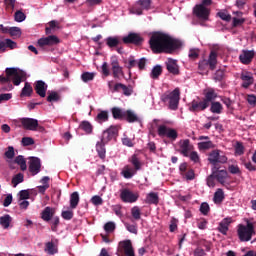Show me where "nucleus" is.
I'll list each match as a JSON object with an SVG mask.
<instances>
[{"instance_id": "f257e3e1", "label": "nucleus", "mask_w": 256, "mask_h": 256, "mask_svg": "<svg viewBox=\"0 0 256 256\" xmlns=\"http://www.w3.org/2000/svg\"><path fill=\"white\" fill-rule=\"evenodd\" d=\"M150 49L156 55L175 53L181 47V41L163 32L152 33L149 40Z\"/></svg>"}, {"instance_id": "f03ea898", "label": "nucleus", "mask_w": 256, "mask_h": 256, "mask_svg": "<svg viewBox=\"0 0 256 256\" xmlns=\"http://www.w3.org/2000/svg\"><path fill=\"white\" fill-rule=\"evenodd\" d=\"M6 76L0 75V83H13V85H21V81H25L27 73L17 68H6Z\"/></svg>"}, {"instance_id": "7ed1b4c3", "label": "nucleus", "mask_w": 256, "mask_h": 256, "mask_svg": "<svg viewBox=\"0 0 256 256\" xmlns=\"http://www.w3.org/2000/svg\"><path fill=\"white\" fill-rule=\"evenodd\" d=\"M181 100V91L175 88L172 92H166L161 95L162 103L168 106L170 111H177L179 109V101Z\"/></svg>"}, {"instance_id": "20e7f679", "label": "nucleus", "mask_w": 256, "mask_h": 256, "mask_svg": "<svg viewBox=\"0 0 256 256\" xmlns=\"http://www.w3.org/2000/svg\"><path fill=\"white\" fill-rule=\"evenodd\" d=\"M219 52V46H214L209 54L208 60H201L198 64V69L203 75L207 69L215 71L217 69V57Z\"/></svg>"}, {"instance_id": "39448f33", "label": "nucleus", "mask_w": 256, "mask_h": 256, "mask_svg": "<svg viewBox=\"0 0 256 256\" xmlns=\"http://www.w3.org/2000/svg\"><path fill=\"white\" fill-rule=\"evenodd\" d=\"M238 238L242 242L251 241L255 235V227L253 225H240L237 229Z\"/></svg>"}, {"instance_id": "423d86ee", "label": "nucleus", "mask_w": 256, "mask_h": 256, "mask_svg": "<svg viewBox=\"0 0 256 256\" xmlns=\"http://www.w3.org/2000/svg\"><path fill=\"white\" fill-rule=\"evenodd\" d=\"M157 134L162 139L163 137H167V139H170V141H177V137H179V133H177V130L168 127L165 124L158 125Z\"/></svg>"}, {"instance_id": "0eeeda50", "label": "nucleus", "mask_w": 256, "mask_h": 256, "mask_svg": "<svg viewBox=\"0 0 256 256\" xmlns=\"http://www.w3.org/2000/svg\"><path fill=\"white\" fill-rule=\"evenodd\" d=\"M117 255L118 256H135V249L133 248V243H131V240H123L119 242Z\"/></svg>"}, {"instance_id": "6e6552de", "label": "nucleus", "mask_w": 256, "mask_h": 256, "mask_svg": "<svg viewBox=\"0 0 256 256\" xmlns=\"http://www.w3.org/2000/svg\"><path fill=\"white\" fill-rule=\"evenodd\" d=\"M193 14L197 19H200L201 21H209V16L211 15V9L201 5L197 4L193 8Z\"/></svg>"}, {"instance_id": "1a4fd4ad", "label": "nucleus", "mask_w": 256, "mask_h": 256, "mask_svg": "<svg viewBox=\"0 0 256 256\" xmlns=\"http://www.w3.org/2000/svg\"><path fill=\"white\" fill-rule=\"evenodd\" d=\"M153 1L151 0H138L136 6L131 9V13L134 15H143V11H149L151 9Z\"/></svg>"}, {"instance_id": "9d476101", "label": "nucleus", "mask_w": 256, "mask_h": 256, "mask_svg": "<svg viewBox=\"0 0 256 256\" xmlns=\"http://www.w3.org/2000/svg\"><path fill=\"white\" fill-rule=\"evenodd\" d=\"M120 199L123 203H136L139 199V193H134L128 188L120 190Z\"/></svg>"}, {"instance_id": "9b49d317", "label": "nucleus", "mask_w": 256, "mask_h": 256, "mask_svg": "<svg viewBox=\"0 0 256 256\" xmlns=\"http://www.w3.org/2000/svg\"><path fill=\"white\" fill-rule=\"evenodd\" d=\"M117 135H119V128L117 126H110L102 133L100 141H102V143H109L112 139H117Z\"/></svg>"}, {"instance_id": "f8f14e48", "label": "nucleus", "mask_w": 256, "mask_h": 256, "mask_svg": "<svg viewBox=\"0 0 256 256\" xmlns=\"http://www.w3.org/2000/svg\"><path fill=\"white\" fill-rule=\"evenodd\" d=\"M122 41L125 45H142L143 37H141V34L130 32L122 38Z\"/></svg>"}, {"instance_id": "ddd939ff", "label": "nucleus", "mask_w": 256, "mask_h": 256, "mask_svg": "<svg viewBox=\"0 0 256 256\" xmlns=\"http://www.w3.org/2000/svg\"><path fill=\"white\" fill-rule=\"evenodd\" d=\"M220 153V150H213L209 154L208 161L211 165H214V167H217V163L225 164L227 162V156L221 155Z\"/></svg>"}, {"instance_id": "4468645a", "label": "nucleus", "mask_w": 256, "mask_h": 256, "mask_svg": "<svg viewBox=\"0 0 256 256\" xmlns=\"http://www.w3.org/2000/svg\"><path fill=\"white\" fill-rule=\"evenodd\" d=\"M208 104L205 103V101L202 100H192L190 104H188V110L191 113H201V111H205V109H208Z\"/></svg>"}, {"instance_id": "2eb2a0df", "label": "nucleus", "mask_w": 256, "mask_h": 256, "mask_svg": "<svg viewBox=\"0 0 256 256\" xmlns=\"http://www.w3.org/2000/svg\"><path fill=\"white\" fill-rule=\"evenodd\" d=\"M20 123L27 131H37V127H39V121L33 118H22Z\"/></svg>"}, {"instance_id": "dca6fc26", "label": "nucleus", "mask_w": 256, "mask_h": 256, "mask_svg": "<svg viewBox=\"0 0 256 256\" xmlns=\"http://www.w3.org/2000/svg\"><path fill=\"white\" fill-rule=\"evenodd\" d=\"M179 145V153H181L183 157H189V154L191 153V151H193V145H191V141L189 139L180 140Z\"/></svg>"}, {"instance_id": "f3484780", "label": "nucleus", "mask_w": 256, "mask_h": 256, "mask_svg": "<svg viewBox=\"0 0 256 256\" xmlns=\"http://www.w3.org/2000/svg\"><path fill=\"white\" fill-rule=\"evenodd\" d=\"M29 171L32 175H37L41 172V159L37 157H30Z\"/></svg>"}, {"instance_id": "a211bd4d", "label": "nucleus", "mask_w": 256, "mask_h": 256, "mask_svg": "<svg viewBox=\"0 0 256 256\" xmlns=\"http://www.w3.org/2000/svg\"><path fill=\"white\" fill-rule=\"evenodd\" d=\"M219 95L213 88H207L204 90V98H202L206 104H208V107L211 105V103H215V99H217Z\"/></svg>"}, {"instance_id": "6ab92c4d", "label": "nucleus", "mask_w": 256, "mask_h": 256, "mask_svg": "<svg viewBox=\"0 0 256 256\" xmlns=\"http://www.w3.org/2000/svg\"><path fill=\"white\" fill-rule=\"evenodd\" d=\"M165 65L168 73H171V75H180L181 71L179 70V64H177V60L169 58Z\"/></svg>"}, {"instance_id": "aec40b11", "label": "nucleus", "mask_w": 256, "mask_h": 256, "mask_svg": "<svg viewBox=\"0 0 256 256\" xmlns=\"http://www.w3.org/2000/svg\"><path fill=\"white\" fill-rule=\"evenodd\" d=\"M255 57V51L253 50H243L242 54L239 56L240 63H243V65H249L251 61H253V58Z\"/></svg>"}, {"instance_id": "412c9836", "label": "nucleus", "mask_w": 256, "mask_h": 256, "mask_svg": "<svg viewBox=\"0 0 256 256\" xmlns=\"http://www.w3.org/2000/svg\"><path fill=\"white\" fill-rule=\"evenodd\" d=\"M212 175L215 177L218 183H221V185H223L225 183V179L228 173L227 170H219V167L214 166V168L212 169Z\"/></svg>"}, {"instance_id": "4be33fe9", "label": "nucleus", "mask_w": 256, "mask_h": 256, "mask_svg": "<svg viewBox=\"0 0 256 256\" xmlns=\"http://www.w3.org/2000/svg\"><path fill=\"white\" fill-rule=\"evenodd\" d=\"M57 43H59V38L55 35H50L38 40L39 47H45V45H57Z\"/></svg>"}, {"instance_id": "5701e85b", "label": "nucleus", "mask_w": 256, "mask_h": 256, "mask_svg": "<svg viewBox=\"0 0 256 256\" xmlns=\"http://www.w3.org/2000/svg\"><path fill=\"white\" fill-rule=\"evenodd\" d=\"M47 84L43 80H38L35 82L34 90L39 97H46L47 95Z\"/></svg>"}, {"instance_id": "b1692460", "label": "nucleus", "mask_w": 256, "mask_h": 256, "mask_svg": "<svg viewBox=\"0 0 256 256\" xmlns=\"http://www.w3.org/2000/svg\"><path fill=\"white\" fill-rule=\"evenodd\" d=\"M121 90L123 91V95H125L126 97L133 95V88H131V86H127L123 83H116L114 85L113 91L119 93V91Z\"/></svg>"}, {"instance_id": "393cba45", "label": "nucleus", "mask_w": 256, "mask_h": 256, "mask_svg": "<svg viewBox=\"0 0 256 256\" xmlns=\"http://www.w3.org/2000/svg\"><path fill=\"white\" fill-rule=\"evenodd\" d=\"M123 121H127V123H138L139 116L133 110H125Z\"/></svg>"}, {"instance_id": "a878e982", "label": "nucleus", "mask_w": 256, "mask_h": 256, "mask_svg": "<svg viewBox=\"0 0 256 256\" xmlns=\"http://www.w3.org/2000/svg\"><path fill=\"white\" fill-rule=\"evenodd\" d=\"M241 79L243 81L242 83V87H244V89H248V87H251V85H253V75H251V73L249 72H244L241 74Z\"/></svg>"}, {"instance_id": "bb28decb", "label": "nucleus", "mask_w": 256, "mask_h": 256, "mask_svg": "<svg viewBox=\"0 0 256 256\" xmlns=\"http://www.w3.org/2000/svg\"><path fill=\"white\" fill-rule=\"evenodd\" d=\"M145 203L147 205H159V194L156 192H150L146 195Z\"/></svg>"}, {"instance_id": "cd10ccee", "label": "nucleus", "mask_w": 256, "mask_h": 256, "mask_svg": "<svg viewBox=\"0 0 256 256\" xmlns=\"http://www.w3.org/2000/svg\"><path fill=\"white\" fill-rule=\"evenodd\" d=\"M95 121H96V123H99L100 125L103 123H107V121H109V111L100 110L95 117Z\"/></svg>"}, {"instance_id": "c85d7f7f", "label": "nucleus", "mask_w": 256, "mask_h": 256, "mask_svg": "<svg viewBox=\"0 0 256 256\" xmlns=\"http://www.w3.org/2000/svg\"><path fill=\"white\" fill-rule=\"evenodd\" d=\"M105 145H107V143L103 142L102 140L96 143V151L98 153V157H100L102 161H104L107 153V150L105 149Z\"/></svg>"}, {"instance_id": "c756f323", "label": "nucleus", "mask_w": 256, "mask_h": 256, "mask_svg": "<svg viewBox=\"0 0 256 256\" xmlns=\"http://www.w3.org/2000/svg\"><path fill=\"white\" fill-rule=\"evenodd\" d=\"M111 113L113 119H116L118 121H123L125 117V110L119 108V107H113L111 108Z\"/></svg>"}, {"instance_id": "7c9ffc66", "label": "nucleus", "mask_w": 256, "mask_h": 256, "mask_svg": "<svg viewBox=\"0 0 256 256\" xmlns=\"http://www.w3.org/2000/svg\"><path fill=\"white\" fill-rule=\"evenodd\" d=\"M111 66L114 79H119V76L123 75V68L119 66V62L117 61H113Z\"/></svg>"}, {"instance_id": "2f4dec72", "label": "nucleus", "mask_w": 256, "mask_h": 256, "mask_svg": "<svg viewBox=\"0 0 256 256\" xmlns=\"http://www.w3.org/2000/svg\"><path fill=\"white\" fill-rule=\"evenodd\" d=\"M79 128L86 133V135L93 134V124L91 122L84 120L80 123Z\"/></svg>"}, {"instance_id": "473e14b6", "label": "nucleus", "mask_w": 256, "mask_h": 256, "mask_svg": "<svg viewBox=\"0 0 256 256\" xmlns=\"http://www.w3.org/2000/svg\"><path fill=\"white\" fill-rule=\"evenodd\" d=\"M210 112L221 115L223 113V104L217 101L210 103Z\"/></svg>"}, {"instance_id": "72a5a7b5", "label": "nucleus", "mask_w": 256, "mask_h": 256, "mask_svg": "<svg viewBox=\"0 0 256 256\" xmlns=\"http://www.w3.org/2000/svg\"><path fill=\"white\" fill-rule=\"evenodd\" d=\"M33 95V86L31 83L25 82L24 87L22 88L20 97H31Z\"/></svg>"}, {"instance_id": "f704fd0d", "label": "nucleus", "mask_w": 256, "mask_h": 256, "mask_svg": "<svg viewBox=\"0 0 256 256\" xmlns=\"http://www.w3.org/2000/svg\"><path fill=\"white\" fill-rule=\"evenodd\" d=\"M55 214V210L51 207H46L42 212V219L44 221H51L53 215Z\"/></svg>"}, {"instance_id": "c9c22d12", "label": "nucleus", "mask_w": 256, "mask_h": 256, "mask_svg": "<svg viewBox=\"0 0 256 256\" xmlns=\"http://www.w3.org/2000/svg\"><path fill=\"white\" fill-rule=\"evenodd\" d=\"M198 149L200 151H207L208 149H215V144H213V141H211V140L199 142Z\"/></svg>"}, {"instance_id": "e433bc0d", "label": "nucleus", "mask_w": 256, "mask_h": 256, "mask_svg": "<svg viewBox=\"0 0 256 256\" xmlns=\"http://www.w3.org/2000/svg\"><path fill=\"white\" fill-rule=\"evenodd\" d=\"M121 41H119V37H113L110 36L106 38V45L110 48L113 49L114 47H119Z\"/></svg>"}, {"instance_id": "4c0bfd02", "label": "nucleus", "mask_w": 256, "mask_h": 256, "mask_svg": "<svg viewBox=\"0 0 256 256\" xmlns=\"http://www.w3.org/2000/svg\"><path fill=\"white\" fill-rule=\"evenodd\" d=\"M79 205V192H73L70 195V209H77Z\"/></svg>"}, {"instance_id": "58836bf2", "label": "nucleus", "mask_w": 256, "mask_h": 256, "mask_svg": "<svg viewBox=\"0 0 256 256\" xmlns=\"http://www.w3.org/2000/svg\"><path fill=\"white\" fill-rule=\"evenodd\" d=\"M121 175L124 177V179H133V175H135V171L129 166H124Z\"/></svg>"}, {"instance_id": "ea45409f", "label": "nucleus", "mask_w": 256, "mask_h": 256, "mask_svg": "<svg viewBox=\"0 0 256 256\" xmlns=\"http://www.w3.org/2000/svg\"><path fill=\"white\" fill-rule=\"evenodd\" d=\"M14 162L19 165L21 171H27V160L22 155L15 158Z\"/></svg>"}, {"instance_id": "a19ab883", "label": "nucleus", "mask_w": 256, "mask_h": 256, "mask_svg": "<svg viewBox=\"0 0 256 256\" xmlns=\"http://www.w3.org/2000/svg\"><path fill=\"white\" fill-rule=\"evenodd\" d=\"M130 163H132L135 171H141V160L137 157V154H133L129 159Z\"/></svg>"}, {"instance_id": "79ce46f5", "label": "nucleus", "mask_w": 256, "mask_h": 256, "mask_svg": "<svg viewBox=\"0 0 256 256\" xmlns=\"http://www.w3.org/2000/svg\"><path fill=\"white\" fill-rule=\"evenodd\" d=\"M223 199H225V193L223 189L218 188L214 193V203H223Z\"/></svg>"}, {"instance_id": "37998d69", "label": "nucleus", "mask_w": 256, "mask_h": 256, "mask_svg": "<svg viewBox=\"0 0 256 256\" xmlns=\"http://www.w3.org/2000/svg\"><path fill=\"white\" fill-rule=\"evenodd\" d=\"M49 27H46L45 32L46 35H51V33H53V31H55V29H59V22L52 20L48 23Z\"/></svg>"}, {"instance_id": "c03bdc74", "label": "nucleus", "mask_w": 256, "mask_h": 256, "mask_svg": "<svg viewBox=\"0 0 256 256\" xmlns=\"http://www.w3.org/2000/svg\"><path fill=\"white\" fill-rule=\"evenodd\" d=\"M163 73V68L161 67V65H156L153 67L150 77L152 79H159V76Z\"/></svg>"}, {"instance_id": "a18cd8bd", "label": "nucleus", "mask_w": 256, "mask_h": 256, "mask_svg": "<svg viewBox=\"0 0 256 256\" xmlns=\"http://www.w3.org/2000/svg\"><path fill=\"white\" fill-rule=\"evenodd\" d=\"M217 17L222 19V21H226V23H229L232 19L231 14L227 12V10H221L217 13Z\"/></svg>"}, {"instance_id": "49530a36", "label": "nucleus", "mask_w": 256, "mask_h": 256, "mask_svg": "<svg viewBox=\"0 0 256 256\" xmlns=\"http://www.w3.org/2000/svg\"><path fill=\"white\" fill-rule=\"evenodd\" d=\"M23 181H25V176L23 173H18L12 178V185L13 187H17V185H19V183H23Z\"/></svg>"}, {"instance_id": "de8ad7c7", "label": "nucleus", "mask_w": 256, "mask_h": 256, "mask_svg": "<svg viewBox=\"0 0 256 256\" xmlns=\"http://www.w3.org/2000/svg\"><path fill=\"white\" fill-rule=\"evenodd\" d=\"M61 99V96H59V93L55 91L48 92L47 101L48 103L57 102Z\"/></svg>"}, {"instance_id": "09e8293b", "label": "nucleus", "mask_w": 256, "mask_h": 256, "mask_svg": "<svg viewBox=\"0 0 256 256\" xmlns=\"http://www.w3.org/2000/svg\"><path fill=\"white\" fill-rule=\"evenodd\" d=\"M81 79L84 83H89V81H93V79H95V73L94 72H84L81 75Z\"/></svg>"}, {"instance_id": "8fccbe9b", "label": "nucleus", "mask_w": 256, "mask_h": 256, "mask_svg": "<svg viewBox=\"0 0 256 256\" xmlns=\"http://www.w3.org/2000/svg\"><path fill=\"white\" fill-rule=\"evenodd\" d=\"M131 215L135 221H139V219H141V208H139V206L132 207Z\"/></svg>"}, {"instance_id": "3c124183", "label": "nucleus", "mask_w": 256, "mask_h": 256, "mask_svg": "<svg viewBox=\"0 0 256 256\" xmlns=\"http://www.w3.org/2000/svg\"><path fill=\"white\" fill-rule=\"evenodd\" d=\"M245 23V18L240 17H232V27L233 29L237 28V27H241L243 24Z\"/></svg>"}, {"instance_id": "603ef678", "label": "nucleus", "mask_w": 256, "mask_h": 256, "mask_svg": "<svg viewBox=\"0 0 256 256\" xmlns=\"http://www.w3.org/2000/svg\"><path fill=\"white\" fill-rule=\"evenodd\" d=\"M7 33H9V35L11 37H21V28H19V27H10V28H8Z\"/></svg>"}, {"instance_id": "864d4df0", "label": "nucleus", "mask_w": 256, "mask_h": 256, "mask_svg": "<svg viewBox=\"0 0 256 256\" xmlns=\"http://www.w3.org/2000/svg\"><path fill=\"white\" fill-rule=\"evenodd\" d=\"M14 19L17 23H23V21L27 19V16L21 10H18L14 14Z\"/></svg>"}, {"instance_id": "5fc2aeb1", "label": "nucleus", "mask_w": 256, "mask_h": 256, "mask_svg": "<svg viewBox=\"0 0 256 256\" xmlns=\"http://www.w3.org/2000/svg\"><path fill=\"white\" fill-rule=\"evenodd\" d=\"M13 223V218L9 214L0 217V225H10Z\"/></svg>"}, {"instance_id": "6e6d98bb", "label": "nucleus", "mask_w": 256, "mask_h": 256, "mask_svg": "<svg viewBox=\"0 0 256 256\" xmlns=\"http://www.w3.org/2000/svg\"><path fill=\"white\" fill-rule=\"evenodd\" d=\"M182 177L186 179V181H193V179H195V170L188 169L185 174H182Z\"/></svg>"}, {"instance_id": "4d7b16f0", "label": "nucleus", "mask_w": 256, "mask_h": 256, "mask_svg": "<svg viewBox=\"0 0 256 256\" xmlns=\"http://www.w3.org/2000/svg\"><path fill=\"white\" fill-rule=\"evenodd\" d=\"M199 53H201V51L197 48L190 49L188 57L192 60L199 59Z\"/></svg>"}, {"instance_id": "13d9d810", "label": "nucleus", "mask_w": 256, "mask_h": 256, "mask_svg": "<svg viewBox=\"0 0 256 256\" xmlns=\"http://www.w3.org/2000/svg\"><path fill=\"white\" fill-rule=\"evenodd\" d=\"M45 251H47L49 255H55V253H57V249H55V244H53V242L46 243Z\"/></svg>"}, {"instance_id": "bf43d9fd", "label": "nucleus", "mask_w": 256, "mask_h": 256, "mask_svg": "<svg viewBox=\"0 0 256 256\" xmlns=\"http://www.w3.org/2000/svg\"><path fill=\"white\" fill-rule=\"evenodd\" d=\"M211 211V208L209 207V204L207 202H203L200 205V212L202 215H209V212Z\"/></svg>"}, {"instance_id": "052dcab7", "label": "nucleus", "mask_w": 256, "mask_h": 256, "mask_svg": "<svg viewBox=\"0 0 256 256\" xmlns=\"http://www.w3.org/2000/svg\"><path fill=\"white\" fill-rule=\"evenodd\" d=\"M243 153H245V146H243V143L237 142L235 146V154L243 155Z\"/></svg>"}, {"instance_id": "680f3d73", "label": "nucleus", "mask_w": 256, "mask_h": 256, "mask_svg": "<svg viewBox=\"0 0 256 256\" xmlns=\"http://www.w3.org/2000/svg\"><path fill=\"white\" fill-rule=\"evenodd\" d=\"M21 143L24 147H29L30 145H35V140L31 137H23Z\"/></svg>"}, {"instance_id": "e2e57ef3", "label": "nucleus", "mask_w": 256, "mask_h": 256, "mask_svg": "<svg viewBox=\"0 0 256 256\" xmlns=\"http://www.w3.org/2000/svg\"><path fill=\"white\" fill-rule=\"evenodd\" d=\"M228 170L232 175H241V169L237 165H230Z\"/></svg>"}, {"instance_id": "0e129e2a", "label": "nucleus", "mask_w": 256, "mask_h": 256, "mask_svg": "<svg viewBox=\"0 0 256 256\" xmlns=\"http://www.w3.org/2000/svg\"><path fill=\"white\" fill-rule=\"evenodd\" d=\"M225 77V72L223 70H217L214 74V81L221 82V80Z\"/></svg>"}, {"instance_id": "69168bd1", "label": "nucleus", "mask_w": 256, "mask_h": 256, "mask_svg": "<svg viewBox=\"0 0 256 256\" xmlns=\"http://www.w3.org/2000/svg\"><path fill=\"white\" fill-rule=\"evenodd\" d=\"M91 203L96 206L103 205V198L99 195H95L91 198Z\"/></svg>"}, {"instance_id": "338daca9", "label": "nucleus", "mask_w": 256, "mask_h": 256, "mask_svg": "<svg viewBox=\"0 0 256 256\" xmlns=\"http://www.w3.org/2000/svg\"><path fill=\"white\" fill-rule=\"evenodd\" d=\"M16 0H4V5L6 9L13 11L15 9Z\"/></svg>"}, {"instance_id": "774afa93", "label": "nucleus", "mask_w": 256, "mask_h": 256, "mask_svg": "<svg viewBox=\"0 0 256 256\" xmlns=\"http://www.w3.org/2000/svg\"><path fill=\"white\" fill-rule=\"evenodd\" d=\"M194 256H206L207 253H205V250L201 247H197L194 252H193Z\"/></svg>"}]
</instances>
